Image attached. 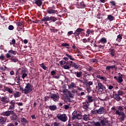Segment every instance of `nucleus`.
<instances>
[{
	"label": "nucleus",
	"instance_id": "1",
	"mask_svg": "<svg viewBox=\"0 0 126 126\" xmlns=\"http://www.w3.org/2000/svg\"><path fill=\"white\" fill-rule=\"evenodd\" d=\"M33 91V86L31 85V84L28 83L26 84V86L24 89V94H28V93H31Z\"/></svg>",
	"mask_w": 126,
	"mask_h": 126
},
{
	"label": "nucleus",
	"instance_id": "2",
	"mask_svg": "<svg viewBox=\"0 0 126 126\" xmlns=\"http://www.w3.org/2000/svg\"><path fill=\"white\" fill-rule=\"evenodd\" d=\"M58 11L56 10V8L55 6H53L52 7H50L47 9V12L49 14H54L57 12Z\"/></svg>",
	"mask_w": 126,
	"mask_h": 126
},
{
	"label": "nucleus",
	"instance_id": "3",
	"mask_svg": "<svg viewBox=\"0 0 126 126\" xmlns=\"http://www.w3.org/2000/svg\"><path fill=\"white\" fill-rule=\"evenodd\" d=\"M58 120H60L62 122H65L67 121V116L65 114H61L57 116Z\"/></svg>",
	"mask_w": 126,
	"mask_h": 126
},
{
	"label": "nucleus",
	"instance_id": "4",
	"mask_svg": "<svg viewBox=\"0 0 126 126\" xmlns=\"http://www.w3.org/2000/svg\"><path fill=\"white\" fill-rule=\"evenodd\" d=\"M84 31H85L84 29L79 28L76 30L75 32L73 33V34L75 35V37H76V36L80 35L81 32H84Z\"/></svg>",
	"mask_w": 126,
	"mask_h": 126
},
{
	"label": "nucleus",
	"instance_id": "5",
	"mask_svg": "<svg viewBox=\"0 0 126 126\" xmlns=\"http://www.w3.org/2000/svg\"><path fill=\"white\" fill-rule=\"evenodd\" d=\"M116 115H119V116H122L120 118L121 121H125V119H126V115H125L124 112H121L120 111H116Z\"/></svg>",
	"mask_w": 126,
	"mask_h": 126
},
{
	"label": "nucleus",
	"instance_id": "6",
	"mask_svg": "<svg viewBox=\"0 0 126 126\" xmlns=\"http://www.w3.org/2000/svg\"><path fill=\"white\" fill-rule=\"evenodd\" d=\"M50 98L54 101V102H58L60 99V96L55 94H52L50 95Z\"/></svg>",
	"mask_w": 126,
	"mask_h": 126
},
{
	"label": "nucleus",
	"instance_id": "7",
	"mask_svg": "<svg viewBox=\"0 0 126 126\" xmlns=\"http://www.w3.org/2000/svg\"><path fill=\"white\" fill-rule=\"evenodd\" d=\"M41 21L44 22V24H45V25H49V23H48V21H50V17L45 15L41 19Z\"/></svg>",
	"mask_w": 126,
	"mask_h": 126
},
{
	"label": "nucleus",
	"instance_id": "8",
	"mask_svg": "<svg viewBox=\"0 0 126 126\" xmlns=\"http://www.w3.org/2000/svg\"><path fill=\"white\" fill-rule=\"evenodd\" d=\"M74 96V95L71 94L70 92L68 93V95L65 94L64 95V97L65 98V99H67L68 100H70V98H73Z\"/></svg>",
	"mask_w": 126,
	"mask_h": 126
},
{
	"label": "nucleus",
	"instance_id": "9",
	"mask_svg": "<svg viewBox=\"0 0 126 126\" xmlns=\"http://www.w3.org/2000/svg\"><path fill=\"white\" fill-rule=\"evenodd\" d=\"M73 74H75V75H76V76L78 78H81V77H82V71H77V72H74L73 73Z\"/></svg>",
	"mask_w": 126,
	"mask_h": 126
},
{
	"label": "nucleus",
	"instance_id": "10",
	"mask_svg": "<svg viewBox=\"0 0 126 126\" xmlns=\"http://www.w3.org/2000/svg\"><path fill=\"white\" fill-rule=\"evenodd\" d=\"M0 101L3 102L4 103H9V98L7 96L2 97L0 98Z\"/></svg>",
	"mask_w": 126,
	"mask_h": 126
},
{
	"label": "nucleus",
	"instance_id": "11",
	"mask_svg": "<svg viewBox=\"0 0 126 126\" xmlns=\"http://www.w3.org/2000/svg\"><path fill=\"white\" fill-rule=\"evenodd\" d=\"M107 124H109V121L106 119H104L100 121V124L101 125V126H107Z\"/></svg>",
	"mask_w": 126,
	"mask_h": 126
},
{
	"label": "nucleus",
	"instance_id": "12",
	"mask_svg": "<svg viewBox=\"0 0 126 126\" xmlns=\"http://www.w3.org/2000/svg\"><path fill=\"white\" fill-rule=\"evenodd\" d=\"M89 107V103H88V101H86L85 102L83 103V109H85L86 111H87V109H88Z\"/></svg>",
	"mask_w": 126,
	"mask_h": 126
},
{
	"label": "nucleus",
	"instance_id": "13",
	"mask_svg": "<svg viewBox=\"0 0 126 126\" xmlns=\"http://www.w3.org/2000/svg\"><path fill=\"white\" fill-rule=\"evenodd\" d=\"M87 98L88 99L87 102L88 103H92L94 100H95V98H94V97L92 96L91 95H87Z\"/></svg>",
	"mask_w": 126,
	"mask_h": 126
},
{
	"label": "nucleus",
	"instance_id": "14",
	"mask_svg": "<svg viewBox=\"0 0 126 126\" xmlns=\"http://www.w3.org/2000/svg\"><path fill=\"white\" fill-rule=\"evenodd\" d=\"M109 53H110L111 57H112V58L115 57V53H116V50H115V49L113 48H110L109 49Z\"/></svg>",
	"mask_w": 126,
	"mask_h": 126
},
{
	"label": "nucleus",
	"instance_id": "15",
	"mask_svg": "<svg viewBox=\"0 0 126 126\" xmlns=\"http://www.w3.org/2000/svg\"><path fill=\"white\" fill-rule=\"evenodd\" d=\"M96 78H98V79H100V80H102V81H107V78L105 77H103L100 75H96Z\"/></svg>",
	"mask_w": 126,
	"mask_h": 126
},
{
	"label": "nucleus",
	"instance_id": "16",
	"mask_svg": "<svg viewBox=\"0 0 126 126\" xmlns=\"http://www.w3.org/2000/svg\"><path fill=\"white\" fill-rule=\"evenodd\" d=\"M34 3L37 5V6H41L43 2H42V0H34Z\"/></svg>",
	"mask_w": 126,
	"mask_h": 126
},
{
	"label": "nucleus",
	"instance_id": "17",
	"mask_svg": "<svg viewBox=\"0 0 126 126\" xmlns=\"http://www.w3.org/2000/svg\"><path fill=\"white\" fill-rule=\"evenodd\" d=\"M11 63H17L18 62V59L15 56H12L10 58Z\"/></svg>",
	"mask_w": 126,
	"mask_h": 126
},
{
	"label": "nucleus",
	"instance_id": "18",
	"mask_svg": "<svg viewBox=\"0 0 126 126\" xmlns=\"http://www.w3.org/2000/svg\"><path fill=\"white\" fill-rule=\"evenodd\" d=\"M21 122L24 126H26V125H28V121H27V120L24 118L21 119Z\"/></svg>",
	"mask_w": 126,
	"mask_h": 126
},
{
	"label": "nucleus",
	"instance_id": "19",
	"mask_svg": "<svg viewBox=\"0 0 126 126\" xmlns=\"http://www.w3.org/2000/svg\"><path fill=\"white\" fill-rule=\"evenodd\" d=\"M113 97L114 98V99H115V100H116V101H121V100H122V98H121V96H120V95H119V94H113Z\"/></svg>",
	"mask_w": 126,
	"mask_h": 126
},
{
	"label": "nucleus",
	"instance_id": "20",
	"mask_svg": "<svg viewBox=\"0 0 126 126\" xmlns=\"http://www.w3.org/2000/svg\"><path fill=\"white\" fill-rule=\"evenodd\" d=\"M80 66V65H79L78 63H73V64L71 66V67H74L75 69H78Z\"/></svg>",
	"mask_w": 126,
	"mask_h": 126
},
{
	"label": "nucleus",
	"instance_id": "21",
	"mask_svg": "<svg viewBox=\"0 0 126 126\" xmlns=\"http://www.w3.org/2000/svg\"><path fill=\"white\" fill-rule=\"evenodd\" d=\"M114 69V68H115V69H117V67H116V65H110V66H107L106 67V70H110V69Z\"/></svg>",
	"mask_w": 126,
	"mask_h": 126
},
{
	"label": "nucleus",
	"instance_id": "22",
	"mask_svg": "<svg viewBox=\"0 0 126 126\" xmlns=\"http://www.w3.org/2000/svg\"><path fill=\"white\" fill-rule=\"evenodd\" d=\"M98 43H101L102 44H106V43H107V39L105 37H102L98 41Z\"/></svg>",
	"mask_w": 126,
	"mask_h": 126
},
{
	"label": "nucleus",
	"instance_id": "23",
	"mask_svg": "<svg viewBox=\"0 0 126 126\" xmlns=\"http://www.w3.org/2000/svg\"><path fill=\"white\" fill-rule=\"evenodd\" d=\"M4 90L5 91H7L8 93L11 94L13 92V89L8 88V87H5Z\"/></svg>",
	"mask_w": 126,
	"mask_h": 126
},
{
	"label": "nucleus",
	"instance_id": "24",
	"mask_svg": "<svg viewBox=\"0 0 126 126\" xmlns=\"http://www.w3.org/2000/svg\"><path fill=\"white\" fill-rule=\"evenodd\" d=\"M58 20L57 17L55 16H51L49 17V21H52V22H56Z\"/></svg>",
	"mask_w": 126,
	"mask_h": 126
},
{
	"label": "nucleus",
	"instance_id": "25",
	"mask_svg": "<svg viewBox=\"0 0 126 126\" xmlns=\"http://www.w3.org/2000/svg\"><path fill=\"white\" fill-rule=\"evenodd\" d=\"M123 39V35L120 34L117 35V38L116 39V41L117 42H122V39Z\"/></svg>",
	"mask_w": 126,
	"mask_h": 126
},
{
	"label": "nucleus",
	"instance_id": "26",
	"mask_svg": "<svg viewBox=\"0 0 126 126\" xmlns=\"http://www.w3.org/2000/svg\"><path fill=\"white\" fill-rule=\"evenodd\" d=\"M107 19L110 21H113L115 20V17L112 16V15H108L107 16Z\"/></svg>",
	"mask_w": 126,
	"mask_h": 126
},
{
	"label": "nucleus",
	"instance_id": "27",
	"mask_svg": "<svg viewBox=\"0 0 126 126\" xmlns=\"http://www.w3.org/2000/svg\"><path fill=\"white\" fill-rule=\"evenodd\" d=\"M14 98H18L20 97V93L19 92H16L13 94Z\"/></svg>",
	"mask_w": 126,
	"mask_h": 126
},
{
	"label": "nucleus",
	"instance_id": "28",
	"mask_svg": "<svg viewBox=\"0 0 126 126\" xmlns=\"http://www.w3.org/2000/svg\"><path fill=\"white\" fill-rule=\"evenodd\" d=\"M97 85H98V88L106 89V87H105V86H104V85H103V84H102V83L101 82L98 83Z\"/></svg>",
	"mask_w": 126,
	"mask_h": 126
},
{
	"label": "nucleus",
	"instance_id": "29",
	"mask_svg": "<svg viewBox=\"0 0 126 126\" xmlns=\"http://www.w3.org/2000/svg\"><path fill=\"white\" fill-rule=\"evenodd\" d=\"M48 108L51 110V111H55L57 110V106L55 105L49 106H48Z\"/></svg>",
	"mask_w": 126,
	"mask_h": 126
},
{
	"label": "nucleus",
	"instance_id": "30",
	"mask_svg": "<svg viewBox=\"0 0 126 126\" xmlns=\"http://www.w3.org/2000/svg\"><path fill=\"white\" fill-rule=\"evenodd\" d=\"M11 113H13V111H6V112H4L3 115H4V116H8L10 115V114H11Z\"/></svg>",
	"mask_w": 126,
	"mask_h": 126
},
{
	"label": "nucleus",
	"instance_id": "31",
	"mask_svg": "<svg viewBox=\"0 0 126 126\" xmlns=\"http://www.w3.org/2000/svg\"><path fill=\"white\" fill-rule=\"evenodd\" d=\"M65 57H68V60L69 59V60H70L71 61H75V59L72 58V56H71V55H68L67 54H66L65 55Z\"/></svg>",
	"mask_w": 126,
	"mask_h": 126
},
{
	"label": "nucleus",
	"instance_id": "32",
	"mask_svg": "<svg viewBox=\"0 0 126 126\" xmlns=\"http://www.w3.org/2000/svg\"><path fill=\"white\" fill-rule=\"evenodd\" d=\"M51 126H63V125L61 123L55 122L54 124L51 125Z\"/></svg>",
	"mask_w": 126,
	"mask_h": 126
},
{
	"label": "nucleus",
	"instance_id": "33",
	"mask_svg": "<svg viewBox=\"0 0 126 126\" xmlns=\"http://www.w3.org/2000/svg\"><path fill=\"white\" fill-rule=\"evenodd\" d=\"M85 84L86 86H91V85H93V82L92 81H85Z\"/></svg>",
	"mask_w": 126,
	"mask_h": 126
},
{
	"label": "nucleus",
	"instance_id": "34",
	"mask_svg": "<svg viewBox=\"0 0 126 126\" xmlns=\"http://www.w3.org/2000/svg\"><path fill=\"white\" fill-rule=\"evenodd\" d=\"M39 65L41 66V67H42V68L44 69V70H47V69H48V67H47V66H46V65L44 64V63H42L41 64H39Z\"/></svg>",
	"mask_w": 126,
	"mask_h": 126
},
{
	"label": "nucleus",
	"instance_id": "35",
	"mask_svg": "<svg viewBox=\"0 0 126 126\" xmlns=\"http://www.w3.org/2000/svg\"><path fill=\"white\" fill-rule=\"evenodd\" d=\"M86 87H87L86 90L87 91V93H90V92H91L92 91L91 87L90 86H86Z\"/></svg>",
	"mask_w": 126,
	"mask_h": 126
},
{
	"label": "nucleus",
	"instance_id": "36",
	"mask_svg": "<svg viewBox=\"0 0 126 126\" xmlns=\"http://www.w3.org/2000/svg\"><path fill=\"white\" fill-rule=\"evenodd\" d=\"M83 119L84 121H88L89 119V115H85L83 116Z\"/></svg>",
	"mask_w": 126,
	"mask_h": 126
},
{
	"label": "nucleus",
	"instance_id": "37",
	"mask_svg": "<svg viewBox=\"0 0 126 126\" xmlns=\"http://www.w3.org/2000/svg\"><path fill=\"white\" fill-rule=\"evenodd\" d=\"M8 53H9V54H10V55H16V51H13V50H9V51H8Z\"/></svg>",
	"mask_w": 126,
	"mask_h": 126
},
{
	"label": "nucleus",
	"instance_id": "38",
	"mask_svg": "<svg viewBox=\"0 0 126 126\" xmlns=\"http://www.w3.org/2000/svg\"><path fill=\"white\" fill-rule=\"evenodd\" d=\"M117 95H119V96H123V95H124V92L122 90H119L117 92Z\"/></svg>",
	"mask_w": 126,
	"mask_h": 126
},
{
	"label": "nucleus",
	"instance_id": "39",
	"mask_svg": "<svg viewBox=\"0 0 126 126\" xmlns=\"http://www.w3.org/2000/svg\"><path fill=\"white\" fill-rule=\"evenodd\" d=\"M123 77H119L118 79L117 80V81L118 82V83H122V82H123V81H124V80H123Z\"/></svg>",
	"mask_w": 126,
	"mask_h": 126
},
{
	"label": "nucleus",
	"instance_id": "40",
	"mask_svg": "<svg viewBox=\"0 0 126 126\" xmlns=\"http://www.w3.org/2000/svg\"><path fill=\"white\" fill-rule=\"evenodd\" d=\"M64 69H70L71 66L69 65H64L63 66Z\"/></svg>",
	"mask_w": 126,
	"mask_h": 126
},
{
	"label": "nucleus",
	"instance_id": "41",
	"mask_svg": "<svg viewBox=\"0 0 126 126\" xmlns=\"http://www.w3.org/2000/svg\"><path fill=\"white\" fill-rule=\"evenodd\" d=\"M76 119H77V120H81V119L82 118V115L78 113V115H77V116H76Z\"/></svg>",
	"mask_w": 126,
	"mask_h": 126
},
{
	"label": "nucleus",
	"instance_id": "42",
	"mask_svg": "<svg viewBox=\"0 0 126 126\" xmlns=\"http://www.w3.org/2000/svg\"><path fill=\"white\" fill-rule=\"evenodd\" d=\"M6 122V119L5 118H0V123H5Z\"/></svg>",
	"mask_w": 126,
	"mask_h": 126
},
{
	"label": "nucleus",
	"instance_id": "43",
	"mask_svg": "<svg viewBox=\"0 0 126 126\" xmlns=\"http://www.w3.org/2000/svg\"><path fill=\"white\" fill-rule=\"evenodd\" d=\"M110 3L111 4V5H112V6H116V1H110Z\"/></svg>",
	"mask_w": 126,
	"mask_h": 126
},
{
	"label": "nucleus",
	"instance_id": "44",
	"mask_svg": "<svg viewBox=\"0 0 126 126\" xmlns=\"http://www.w3.org/2000/svg\"><path fill=\"white\" fill-rule=\"evenodd\" d=\"M86 33L88 35H90V34H92V31L90 29L87 30Z\"/></svg>",
	"mask_w": 126,
	"mask_h": 126
},
{
	"label": "nucleus",
	"instance_id": "45",
	"mask_svg": "<svg viewBox=\"0 0 126 126\" xmlns=\"http://www.w3.org/2000/svg\"><path fill=\"white\" fill-rule=\"evenodd\" d=\"M94 111H104V107H101L98 108V109L94 108Z\"/></svg>",
	"mask_w": 126,
	"mask_h": 126
},
{
	"label": "nucleus",
	"instance_id": "46",
	"mask_svg": "<svg viewBox=\"0 0 126 126\" xmlns=\"http://www.w3.org/2000/svg\"><path fill=\"white\" fill-rule=\"evenodd\" d=\"M17 26H20V27L23 26V22H18L17 23Z\"/></svg>",
	"mask_w": 126,
	"mask_h": 126
},
{
	"label": "nucleus",
	"instance_id": "47",
	"mask_svg": "<svg viewBox=\"0 0 126 126\" xmlns=\"http://www.w3.org/2000/svg\"><path fill=\"white\" fill-rule=\"evenodd\" d=\"M104 89H105L98 88V93H102L103 91H104Z\"/></svg>",
	"mask_w": 126,
	"mask_h": 126
},
{
	"label": "nucleus",
	"instance_id": "48",
	"mask_svg": "<svg viewBox=\"0 0 126 126\" xmlns=\"http://www.w3.org/2000/svg\"><path fill=\"white\" fill-rule=\"evenodd\" d=\"M74 85H75V84H74V83H71V84H70L69 86V88L71 89V88H74Z\"/></svg>",
	"mask_w": 126,
	"mask_h": 126
},
{
	"label": "nucleus",
	"instance_id": "49",
	"mask_svg": "<svg viewBox=\"0 0 126 126\" xmlns=\"http://www.w3.org/2000/svg\"><path fill=\"white\" fill-rule=\"evenodd\" d=\"M8 29L10 31L13 30V29H14V27L12 25H10L9 26Z\"/></svg>",
	"mask_w": 126,
	"mask_h": 126
},
{
	"label": "nucleus",
	"instance_id": "50",
	"mask_svg": "<svg viewBox=\"0 0 126 126\" xmlns=\"http://www.w3.org/2000/svg\"><path fill=\"white\" fill-rule=\"evenodd\" d=\"M62 47H68V46H69V44L67 43H62Z\"/></svg>",
	"mask_w": 126,
	"mask_h": 126
},
{
	"label": "nucleus",
	"instance_id": "51",
	"mask_svg": "<svg viewBox=\"0 0 126 126\" xmlns=\"http://www.w3.org/2000/svg\"><path fill=\"white\" fill-rule=\"evenodd\" d=\"M25 77H27V74L26 73H23L22 74V78L24 79Z\"/></svg>",
	"mask_w": 126,
	"mask_h": 126
},
{
	"label": "nucleus",
	"instance_id": "52",
	"mask_svg": "<svg viewBox=\"0 0 126 126\" xmlns=\"http://www.w3.org/2000/svg\"><path fill=\"white\" fill-rule=\"evenodd\" d=\"M80 5L82 7H85L86 6L85 3H84V1H82L80 2Z\"/></svg>",
	"mask_w": 126,
	"mask_h": 126
},
{
	"label": "nucleus",
	"instance_id": "53",
	"mask_svg": "<svg viewBox=\"0 0 126 126\" xmlns=\"http://www.w3.org/2000/svg\"><path fill=\"white\" fill-rule=\"evenodd\" d=\"M50 99V97L48 96H45L44 97V101L45 102H47V101H49Z\"/></svg>",
	"mask_w": 126,
	"mask_h": 126
},
{
	"label": "nucleus",
	"instance_id": "54",
	"mask_svg": "<svg viewBox=\"0 0 126 126\" xmlns=\"http://www.w3.org/2000/svg\"><path fill=\"white\" fill-rule=\"evenodd\" d=\"M94 125L95 126H102V125H101V123L99 122H96L94 123Z\"/></svg>",
	"mask_w": 126,
	"mask_h": 126
},
{
	"label": "nucleus",
	"instance_id": "55",
	"mask_svg": "<svg viewBox=\"0 0 126 126\" xmlns=\"http://www.w3.org/2000/svg\"><path fill=\"white\" fill-rule=\"evenodd\" d=\"M51 32H53V33H56L59 31L58 29H51Z\"/></svg>",
	"mask_w": 126,
	"mask_h": 126
},
{
	"label": "nucleus",
	"instance_id": "56",
	"mask_svg": "<svg viewBox=\"0 0 126 126\" xmlns=\"http://www.w3.org/2000/svg\"><path fill=\"white\" fill-rule=\"evenodd\" d=\"M15 42H16L15 39H13L12 41L10 42V44L11 45H14V44H15Z\"/></svg>",
	"mask_w": 126,
	"mask_h": 126
},
{
	"label": "nucleus",
	"instance_id": "57",
	"mask_svg": "<svg viewBox=\"0 0 126 126\" xmlns=\"http://www.w3.org/2000/svg\"><path fill=\"white\" fill-rule=\"evenodd\" d=\"M6 58L7 59H9V58H11V54H9V53H8L6 54Z\"/></svg>",
	"mask_w": 126,
	"mask_h": 126
},
{
	"label": "nucleus",
	"instance_id": "58",
	"mask_svg": "<svg viewBox=\"0 0 126 126\" xmlns=\"http://www.w3.org/2000/svg\"><path fill=\"white\" fill-rule=\"evenodd\" d=\"M78 115V114H77V111H74L73 112V113H72V116H77Z\"/></svg>",
	"mask_w": 126,
	"mask_h": 126
},
{
	"label": "nucleus",
	"instance_id": "59",
	"mask_svg": "<svg viewBox=\"0 0 126 126\" xmlns=\"http://www.w3.org/2000/svg\"><path fill=\"white\" fill-rule=\"evenodd\" d=\"M63 108L64 109H65V110H67L69 109V106L67 105H64L63 106Z\"/></svg>",
	"mask_w": 126,
	"mask_h": 126
},
{
	"label": "nucleus",
	"instance_id": "60",
	"mask_svg": "<svg viewBox=\"0 0 126 126\" xmlns=\"http://www.w3.org/2000/svg\"><path fill=\"white\" fill-rule=\"evenodd\" d=\"M117 109H118V110H120V111H123V110H124L123 106H120L117 107Z\"/></svg>",
	"mask_w": 126,
	"mask_h": 126
},
{
	"label": "nucleus",
	"instance_id": "61",
	"mask_svg": "<svg viewBox=\"0 0 126 126\" xmlns=\"http://www.w3.org/2000/svg\"><path fill=\"white\" fill-rule=\"evenodd\" d=\"M14 105L15 104H11V105L9 106V109L10 110L13 109V108H14Z\"/></svg>",
	"mask_w": 126,
	"mask_h": 126
},
{
	"label": "nucleus",
	"instance_id": "62",
	"mask_svg": "<svg viewBox=\"0 0 126 126\" xmlns=\"http://www.w3.org/2000/svg\"><path fill=\"white\" fill-rule=\"evenodd\" d=\"M56 73V71H55L54 70H53L51 72V75H53V76L55 75Z\"/></svg>",
	"mask_w": 126,
	"mask_h": 126
},
{
	"label": "nucleus",
	"instance_id": "63",
	"mask_svg": "<svg viewBox=\"0 0 126 126\" xmlns=\"http://www.w3.org/2000/svg\"><path fill=\"white\" fill-rule=\"evenodd\" d=\"M82 41H83V43H87V42H88V41L87 40V39L86 38L83 39Z\"/></svg>",
	"mask_w": 126,
	"mask_h": 126
},
{
	"label": "nucleus",
	"instance_id": "64",
	"mask_svg": "<svg viewBox=\"0 0 126 126\" xmlns=\"http://www.w3.org/2000/svg\"><path fill=\"white\" fill-rule=\"evenodd\" d=\"M92 62L93 63H98V60L97 59H92Z\"/></svg>",
	"mask_w": 126,
	"mask_h": 126
}]
</instances>
